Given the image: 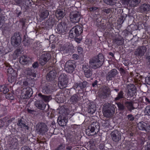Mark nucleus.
I'll use <instances>...</instances> for the list:
<instances>
[{
    "mask_svg": "<svg viewBox=\"0 0 150 150\" xmlns=\"http://www.w3.org/2000/svg\"><path fill=\"white\" fill-rule=\"evenodd\" d=\"M101 9L103 12L105 13L106 14L110 13L111 11V9L110 8H101Z\"/></svg>",
    "mask_w": 150,
    "mask_h": 150,
    "instance_id": "obj_51",
    "label": "nucleus"
},
{
    "mask_svg": "<svg viewBox=\"0 0 150 150\" xmlns=\"http://www.w3.org/2000/svg\"><path fill=\"white\" fill-rule=\"evenodd\" d=\"M16 76H13L12 75H9L8 77V81L10 83H12L14 81V77Z\"/></svg>",
    "mask_w": 150,
    "mask_h": 150,
    "instance_id": "obj_55",
    "label": "nucleus"
},
{
    "mask_svg": "<svg viewBox=\"0 0 150 150\" xmlns=\"http://www.w3.org/2000/svg\"><path fill=\"white\" fill-rule=\"evenodd\" d=\"M39 13L40 18L44 19L47 18L49 15V12L44 5L41 6L39 7Z\"/></svg>",
    "mask_w": 150,
    "mask_h": 150,
    "instance_id": "obj_13",
    "label": "nucleus"
},
{
    "mask_svg": "<svg viewBox=\"0 0 150 150\" xmlns=\"http://www.w3.org/2000/svg\"><path fill=\"white\" fill-rule=\"evenodd\" d=\"M30 41L29 40V38L28 35L26 34L24 36V38L22 42L23 45L25 46H28L30 45Z\"/></svg>",
    "mask_w": 150,
    "mask_h": 150,
    "instance_id": "obj_39",
    "label": "nucleus"
},
{
    "mask_svg": "<svg viewBox=\"0 0 150 150\" xmlns=\"http://www.w3.org/2000/svg\"><path fill=\"white\" fill-rule=\"evenodd\" d=\"M127 16V14H121V16L120 17L119 20H118V22L120 24H122L124 21L125 20V18Z\"/></svg>",
    "mask_w": 150,
    "mask_h": 150,
    "instance_id": "obj_41",
    "label": "nucleus"
},
{
    "mask_svg": "<svg viewBox=\"0 0 150 150\" xmlns=\"http://www.w3.org/2000/svg\"><path fill=\"white\" fill-rule=\"evenodd\" d=\"M144 112L147 115H150V105H148L146 107Z\"/></svg>",
    "mask_w": 150,
    "mask_h": 150,
    "instance_id": "obj_52",
    "label": "nucleus"
},
{
    "mask_svg": "<svg viewBox=\"0 0 150 150\" xmlns=\"http://www.w3.org/2000/svg\"><path fill=\"white\" fill-rule=\"evenodd\" d=\"M35 106L38 109L47 112L49 110V105L44 103L42 101L37 100L35 102Z\"/></svg>",
    "mask_w": 150,
    "mask_h": 150,
    "instance_id": "obj_10",
    "label": "nucleus"
},
{
    "mask_svg": "<svg viewBox=\"0 0 150 150\" xmlns=\"http://www.w3.org/2000/svg\"><path fill=\"white\" fill-rule=\"evenodd\" d=\"M90 67L88 64H84L82 66L84 75L88 78L91 77L93 74V70Z\"/></svg>",
    "mask_w": 150,
    "mask_h": 150,
    "instance_id": "obj_14",
    "label": "nucleus"
},
{
    "mask_svg": "<svg viewBox=\"0 0 150 150\" xmlns=\"http://www.w3.org/2000/svg\"><path fill=\"white\" fill-rule=\"evenodd\" d=\"M50 87V86L47 85L43 86L42 88V92L45 94L50 93L51 92Z\"/></svg>",
    "mask_w": 150,
    "mask_h": 150,
    "instance_id": "obj_34",
    "label": "nucleus"
},
{
    "mask_svg": "<svg viewBox=\"0 0 150 150\" xmlns=\"http://www.w3.org/2000/svg\"><path fill=\"white\" fill-rule=\"evenodd\" d=\"M118 72L117 70L115 69H113L110 71L108 73L106 76L107 81H109L112 80L118 74Z\"/></svg>",
    "mask_w": 150,
    "mask_h": 150,
    "instance_id": "obj_17",
    "label": "nucleus"
},
{
    "mask_svg": "<svg viewBox=\"0 0 150 150\" xmlns=\"http://www.w3.org/2000/svg\"><path fill=\"white\" fill-rule=\"evenodd\" d=\"M121 3L125 5V6H127L129 7V4L130 1V0H121L120 1Z\"/></svg>",
    "mask_w": 150,
    "mask_h": 150,
    "instance_id": "obj_50",
    "label": "nucleus"
},
{
    "mask_svg": "<svg viewBox=\"0 0 150 150\" xmlns=\"http://www.w3.org/2000/svg\"><path fill=\"white\" fill-rule=\"evenodd\" d=\"M83 93H77L71 97L69 99L70 101L71 104H76L83 98Z\"/></svg>",
    "mask_w": 150,
    "mask_h": 150,
    "instance_id": "obj_11",
    "label": "nucleus"
},
{
    "mask_svg": "<svg viewBox=\"0 0 150 150\" xmlns=\"http://www.w3.org/2000/svg\"><path fill=\"white\" fill-rule=\"evenodd\" d=\"M141 0H130L129 4V7H132L136 6L141 2Z\"/></svg>",
    "mask_w": 150,
    "mask_h": 150,
    "instance_id": "obj_38",
    "label": "nucleus"
},
{
    "mask_svg": "<svg viewBox=\"0 0 150 150\" xmlns=\"http://www.w3.org/2000/svg\"><path fill=\"white\" fill-rule=\"evenodd\" d=\"M56 16L59 19H61L66 15L65 10L63 9H58L56 11Z\"/></svg>",
    "mask_w": 150,
    "mask_h": 150,
    "instance_id": "obj_26",
    "label": "nucleus"
},
{
    "mask_svg": "<svg viewBox=\"0 0 150 150\" xmlns=\"http://www.w3.org/2000/svg\"><path fill=\"white\" fill-rule=\"evenodd\" d=\"M146 59L148 62H150V49L148 50L147 53L146 55Z\"/></svg>",
    "mask_w": 150,
    "mask_h": 150,
    "instance_id": "obj_58",
    "label": "nucleus"
},
{
    "mask_svg": "<svg viewBox=\"0 0 150 150\" xmlns=\"http://www.w3.org/2000/svg\"><path fill=\"white\" fill-rule=\"evenodd\" d=\"M67 76L65 74H61L59 78L58 86L60 89H63L67 87L68 83Z\"/></svg>",
    "mask_w": 150,
    "mask_h": 150,
    "instance_id": "obj_4",
    "label": "nucleus"
},
{
    "mask_svg": "<svg viewBox=\"0 0 150 150\" xmlns=\"http://www.w3.org/2000/svg\"><path fill=\"white\" fill-rule=\"evenodd\" d=\"M21 37L20 33H15L11 38V43L14 46H19L21 41Z\"/></svg>",
    "mask_w": 150,
    "mask_h": 150,
    "instance_id": "obj_8",
    "label": "nucleus"
},
{
    "mask_svg": "<svg viewBox=\"0 0 150 150\" xmlns=\"http://www.w3.org/2000/svg\"><path fill=\"white\" fill-rule=\"evenodd\" d=\"M118 107V110L120 111H123L125 109V106L123 104L120 102L116 103Z\"/></svg>",
    "mask_w": 150,
    "mask_h": 150,
    "instance_id": "obj_45",
    "label": "nucleus"
},
{
    "mask_svg": "<svg viewBox=\"0 0 150 150\" xmlns=\"http://www.w3.org/2000/svg\"><path fill=\"white\" fill-rule=\"evenodd\" d=\"M139 11L142 13L146 12L150 10V6L149 4H142L138 9Z\"/></svg>",
    "mask_w": 150,
    "mask_h": 150,
    "instance_id": "obj_24",
    "label": "nucleus"
},
{
    "mask_svg": "<svg viewBox=\"0 0 150 150\" xmlns=\"http://www.w3.org/2000/svg\"><path fill=\"white\" fill-rule=\"evenodd\" d=\"M5 17L0 15V26L3 25L4 23V20Z\"/></svg>",
    "mask_w": 150,
    "mask_h": 150,
    "instance_id": "obj_60",
    "label": "nucleus"
},
{
    "mask_svg": "<svg viewBox=\"0 0 150 150\" xmlns=\"http://www.w3.org/2000/svg\"><path fill=\"white\" fill-rule=\"evenodd\" d=\"M67 29L66 23L64 22H61L57 25L55 30L56 33L63 35L66 33Z\"/></svg>",
    "mask_w": 150,
    "mask_h": 150,
    "instance_id": "obj_6",
    "label": "nucleus"
},
{
    "mask_svg": "<svg viewBox=\"0 0 150 150\" xmlns=\"http://www.w3.org/2000/svg\"><path fill=\"white\" fill-rule=\"evenodd\" d=\"M113 42L117 45L120 46L123 43L124 39L122 38H117L114 39Z\"/></svg>",
    "mask_w": 150,
    "mask_h": 150,
    "instance_id": "obj_36",
    "label": "nucleus"
},
{
    "mask_svg": "<svg viewBox=\"0 0 150 150\" xmlns=\"http://www.w3.org/2000/svg\"><path fill=\"white\" fill-rule=\"evenodd\" d=\"M47 20L53 25L56 22V21L54 19V16H50L49 19Z\"/></svg>",
    "mask_w": 150,
    "mask_h": 150,
    "instance_id": "obj_47",
    "label": "nucleus"
},
{
    "mask_svg": "<svg viewBox=\"0 0 150 150\" xmlns=\"http://www.w3.org/2000/svg\"><path fill=\"white\" fill-rule=\"evenodd\" d=\"M21 150H32L28 146H24L21 147Z\"/></svg>",
    "mask_w": 150,
    "mask_h": 150,
    "instance_id": "obj_64",
    "label": "nucleus"
},
{
    "mask_svg": "<svg viewBox=\"0 0 150 150\" xmlns=\"http://www.w3.org/2000/svg\"><path fill=\"white\" fill-rule=\"evenodd\" d=\"M99 124L97 122L92 123L86 131V134L88 136H93L96 134L99 131Z\"/></svg>",
    "mask_w": 150,
    "mask_h": 150,
    "instance_id": "obj_3",
    "label": "nucleus"
},
{
    "mask_svg": "<svg viewBox=\"0 0 150 150\" xmlns=\"http://www.w3.org/2000/svg\"><path fill=\"white\" fill-rule=\"evenodd\" d=\"M104 61V56L102 54L100 53L97 56L90 59L89 66L94 69L98 68L102 66Z\"/></svg>",
    "mask_w": 150,
    "mask_h": 150,
    "instance_id": "obj_1",
    "label": "nucleus"
},
{
    "mask_svg": "<svg viewBox=\"0 0 150 150\" xmlns=\"http://www.w3.org/2000/svg\"><path fill=\"white\" fill-rule=\"evenodd\" d=\"M115 107L113 105L109 104L105 105L103 111L104 116L108 118L111 117L115 113Z\"/></svg>",
    "mask_w": 150,
    "mask_h": 150,
    "instance_id": "obj_2",
    "label": "nucleus"
},
{
    "mask_svg": "<svg viewBox=\"0 0 150 150\" xmlns=\"http://www.w3.org/2000/svg\"><path fill=\"white\" fill-rule=\"evenodd\" d=\"M74 27L70 30L69 36L71 38H74L78 36L74 30Z\"/></svg>",
    "mask_w": 150,
    "mask_h": 150,
    "instance_id": "obj_37",
    "label": "nucleus"
},
{
    "mask_svg": "<svg viewBox=\"0 0 150 150\" xmlns=\"http://www.w3.org/2000/svg\"><path fill=\"white\" fill-rule=\"evenodd\" d=\"M33 71L29 68H26L24 70V71L25 74L30 76L31 79H33L36 77V75L35 73L33 72Z\"/></svg>",
    "mask_w": 150,
    "mask_h": 150,
    "instance_id": "obj_25",
    "label": "nucleus"
},
{
    "mask_svg": "<svg viewBox=\"0 0 150 150\" xmlns=\"http://www.w3.org/2000/svg\"><path fill=\"white\" fill-rule=\"evenodd\" d=\"M9 91L8 89L5 86H0V92H2L4 94L6 93Z\"/></svg>",
    "mask_w": 150,
    "mask_h": 150,
    "instance_id": "obj_43",
    "label": "nucleus"
},
{
    "mask_svg": "<svg viewBox=\"0 0 150 150\" xmlns=\"http://www.w3.org/2000/svg\"><path fill=\"white\" fill-rule=\"evenodd\" d=\"M41 47L42 46L40 45V42H36L34 44L33 50L35 51L39 50L41 48Z\"/></svg>",
    "mask_w": 150,
    "mask_h": 150,
    "instance_id": "obj_48",
    "label": "nucleus"
},
{
    "mask_svg": "<svg viewBox=\"0 0 150 150\" xmlns=\"http://www.w3.org/2000/svg\"><path fill=\"white\" fill-rule=\"evenodd\" d=\"M69 16L70 21L74 23H78L82 17L81 13L76 11L70 12Z\"/></svg>",
    "mask_w": 150,
    "mask_h": 150,
    "instance_id": "obj_7",
    "label": "nucleus"
},
{
    "mask_svg": "<svg viewBox=\"0 0 150 150\" xmlns=\"http://www.w3.org/2000/svg\"><path fill=\"white\" fill-rule=\"evenodd\" d=\"M5 65L6 67H8L7 69V72L8 74H10V75L16 76V71L13 69L10 64L8 63H6Z\"/></svg>",
    "mask_w": 150,
    "mask_h": 150,
    "instance_id": "obj_29",
    "label": "nucleus"
},
{
    "mask_svg": "<svg viewBox=\"0 0 150 150\" xmlns=\"http://www.w3.org/2000/svg\"><path fill=\"white\" fill-rule=\"evenodd\" d=\"M110 134L112 140L116 143H118L121 139V134L120 132L117 130L112 131Z\"/></svg>",
    "mask_w": 150,
    "mask_h": 150,
    "instance_id": "obj_12",
    "label": "nucleus"
},
{
    "mask_svg": "<svg viewBox=\"0 0 150 150\" xmlns=\"http://www.w3.org/2000/svg\"><path fill=\"white\" fill-rule=\"evenodd\" d=\"M22 52V50L20 47H18L14 52L16 56H18L20 54H21Z\"/></svg>",
    "mask_w": 150,
    "mask_h": 150,
    "instance_id": "obj_54",
    "label": "nucleus"
},
{
    "mask_svg": "<svg viewBox=\"0 0 150 150\" xmlns=\"http://www.w3.org/2000/svg\"><path fill=\"white\" fill-rule=\"evenodd\" d=\"M133 102L132 101H126L124 103L125 108L130 112H131L132 110L135 108L134 107Z\"/></svg>",
    "mask_w": 150,
    "mask_h": 150,
    "instance_id": "obj_28",
    "label": "nucleus"
},
{
    "mask_svg": "<svg viewBox=\"0 0 150 150\" xmlns=\"http://www.w3.org/2000/svg\"><path fill=\"white\" fill-rule=\"evenodd\" d=\"M57 72L55 70H52L49 71L46 76V79L49 81L53 80L55 78Z\"/></svg>",
    "mask_w": 150,
    "mask_h": 150,
    "instance_id": "obj_20",
    "label": "nucleus"
},
{
    "mask_svg": "<svg viewBox=\"0 0 150 150\" xmlns=\"http://www.w3.org/2000/svg\"><path fill=\"white\" fill-rule=\"evenodd\" d=\"M104 2L106 4L109 5H112L113 4L112 0H103Z\"/></svg>",
    "mask_w": 150,
    "mask_h": 150,
    "instance_id": "obj_59",
    "label": "nucleus"
},
{
    "mask_svg": "<svg viewBox=\"0 0 150 150\" xmlns=\"http://www.w3.org/2000/svg\"><path fill=\"white\" fill-rule=\"evenodd\" d=\"M32 5V2L29 0H24L22 2L20 6L21 7H23L24 8V10L25 11H26L29 8V6H31Z\"/></svg>",
    "mask_w": 150,
    "mask_h": 150,
    "instance_id": "obj_22",
    "label": "nucleus"
},
{
    "mask_svg": "<svg viewBox=\"0 0 150 150\" xmlns=\"http://www.w3.org/2000/svg\"><path fill=\"white\" fill-rule=\"evenodd\" d=\"M119 71L121 75L123 76L125 73V71L122 67L120 68Z\"/></svg>",
    "mask_w": 150,
    "mask_h": 150,
    "instance_id": "obj_63",
    "label": "nucleus"
},
{
    "mask_svg": "<svg viewBox=\"0 0 150 150\" xmlns=\"http://www.w3.org/2000/svg\"><path fill=\"white\" fill-rule=\"evenodd\" d=\"M27 111L28 113L32 114H35L36 112V111L34 110H31L30 109L27 108Z\"/></svg>",
    "mask_w": 150,
    "mask_h": 150,
    "instance_id": "obj_61",
    "label": "nucleus"
},
{
    "mask_svg": "<svg viewBox=\"0 0 150 150\" xmlns=\"http://www.w3.org/2000/svg\"><path fill=\"white\" fill-rule=\"evenodd\" d=\"M74 28L78 37L80 36L83 32L82 26L77 25Z\"/></svg>",
    "mask_w": 150,
    "mask_h": 150,
    "instance_id": "obj_32",
    "label": "nucleus"
},
{
    "mask_svg": "<svg viewBox=\"0 0 150 150\" xmlns=\"http://www.w3.org/2000/svg\"><path fill=\"white\" fill-rule=\"evenodd\" d=\"M51 57V54L49 52H43L38 60L39 64L42 66L44 65Z\"/></svg>",
    "mask_w": 150,
    "mask_h": 150,
    "instance_id": "obj_5",
    "label": "nucleus"
},
{
    "mask_svg": "<svg viewBox=\"0 0 150 150\" xmlns=\"http://www.w3.org/2000/svg\"><path fill=\"white\" fill-rule=\"evenodd\" d=\"M31 58L29 57L24 55L20 57L19 62L23 65L27 64L31 62Z\"/></svg>",
    "mask_w": 150,
    "mask_h": 150,
    "instance_id": "obj_19",
    "label": "nucleus"
},
{
    "mask_svg": "<svg viewBox=\"0 0 150 150\" xmlns=\"http://www.w3.org/2000/svg\"><path fill=\"white\" fill-rule=\"evenodd\" d=\"M128 86L130 87L129 89L128 90V92L130 93L132 92V93L134 94L136 93V87L133 84H130Z\"/></svg>",
    "mask_w": 150,
    "mask_h": 150,
    "instance_id": "obj_42",
    "label": "nucleus"
},
{
    "mask_svg": "<svg viewBox=\"0 0 150 150\" xmlns=\"http://www.w3.org/2000/svg\"><path fill=\"white\" fill-rule=\"evenodd\" d=\"M138 127L139 129L141 130H145L147 124L143 121H141L137 124Z\"/></svg>",
    "mask_w": 150,
    "mask_h": 150,
    "instance_id": "obj_31",
    "label": "nucleus"
},
{
    "mask_svg": "<svg viewBox=\"0 0 150 150\" xmlns=\"http://www.w3.org/2000/svg\"><path fill=\"white\" fill-rule=\"evenodd\" d=\"M146 50V46H141L136 50L134 52V54L137 56L141 57L144 55Z\"/></svg>",
    "mask_w": 150,
    "mask_h": 150,
    "instance_id": "obj_16",
    "label": "nucleus"
},
{
    "mask_svg": "<svg viewBox=\"0 0 150 150\" xmlns=\"http://www.w3.org/2000/svg\"><path fill=\"white\" fill-rule=\"evenodd\" d=\"M67 121V119L66 117L60 116L57 119L58 124L61 126H64L66 125Z\"/></svg>",
    "mask_w": 150,
    "mask_h": 150,
    "instance_id": "obj_21",
    "label": "nucleus"
},
{
    "mask_svg": "<svg viewBox=\"0 0 150 150\" xmlns=\"http://www.w3.org/2000/svg\"><path fill=\"white\" fill-rule=\"evenodd\" d=\"M25 122L21 119H20L18 121L17 125L20 126L21 128L25 127L27 129H28L29 127L25 125Z\"/></svg>",
    "mask_w": 150,
    "mask_h": 150,
    "instance_id": "obj_40",
    "label": "nucleus"
},
{
    "mask_svg": "<svg viewBox=\"0 0 150 150\" xmlns=\"http://www.w3.org/2000/svg\"><path fill=\"white\" fill-rule=\"evenodd\" d=\"M108 96L111 95V91L110 88L107 86L104 85L100 88Z\"/></svg>",
    "mask_w": 150,
    "mask_h": 150,
    "instance_id": "obj_33",
    "label": "nucleus"
},
{
    "mask_svg": "<svg viewBox=\"0 0 150 150\" xmlns=\"http://www.w3.org/2000/svg\"><path fill=\"white\" fill-rule=\"evenodd\" d=\"M15 13L17 15V17H18L21 14V9L17 8L15 10Z\"/></svg>",
    "mask_w": 150,
    "mask_h": 150,
    "instance_id": "obj_57",
    "label": "nucleus"
},
{
    "mask_svg": "<svg viewBox=\"0 0 150 150\" xmlns=\"http://www.w3.org/2000/svg\"><path fill=\"white\" fill-rule=\"evenodd\" d=\"M127 117L128 120L129 121H134L135 119V117L133 115L131 114L128 115L127 116Z\"/></svg>",
    "mask_w": 150,
    "mask_h": 150,
    "instance_id": "obj_53",
    "label": "nucleus"
},
{
    "mask_svg": "<svg viewBox=\"0 0 150 150\" xmlns=\"http://www.w3.org/2000/svg\"><path fill=\"white\" fill-rule=\"evenodd\" d=\"M65 146L63 144H61L57 148L53 150H64Z\"/></svg>",
    "mask_w": 150,
    "mask_h": 150,
    "instance_id": "obj_56",
    "label": "nucleus"
},
{
    "mask_svg": "<svg viewBox=\"0 0 150 150\" xmlns=\"http://www.w3.org/2000/svg\"><path fill=\"white\" fill-rule=\"evenodd\" d=\"M75 67L71 62H68L66 63L64 69L66 71L69 73H72L74 70Z\"/></svg>",
    "mask_w": 150,
    "mask_h": 150,
    "instance_id": "obj_18",
    "label": "nucleus"
},
{
    "mask_svg": "<svg viewBox=\"0 0 150 150\" xmlns=\"http://www.w3.org/2000/svg\"><path fill=\"white\" fill-rule=\"evenodd\" d=\"M33 93L32 89L30 87H28L22 90L21 95L23 99H27L30 97Z\"/></svg>",
    "mask_w": 150,
    "mask_h": 150,
    "instance_id": "obj_15",
    "label": "nucleus"
},
{
    "mask_svg": "<svg viewBox=\"0 0 150 150\" xmlns=\"http://www.w3.org/2000/svg\"><path fill=\"white\" fill-rule=\"evenodd\" d=\"M38 96L42 100L45 102H48L52 99L51 96H46L42 95L41 93H40L38 94Z\"/></svg>",
    "mask_w": 150,
    "mask_h": 150,
    "instance_id": "obj_30",
    "label": "nucleus"
},
{
    "mask_svg": "<svg viewBox=\"0 0 150 150\" xmlns=\"http://www.w3.org/2000/svg\"><path fill=\"white\" fill-rule=\"evenodd\" d=\"M35 128L37 133L39 134H45L48 130L47 125L43 122L38 123L36 125Z\"/></svg>",
    "mask_w": 150,
    "mask_h": 150,
    "instance_id": "obj_9",
    "label": "nucleus"
},
{
    "mask_svg": "<svg viewBox=\"0 0 150 150\" xmlns=\"http://www.w3.org/2000/svg\"><path fill=\"white\" fill-rule=\"evenodd\" d=\"M96 110V105L93 102H91L88 104V112L91 114L95 112Z\"/></svg>",
    "mask_w": 150,
    "mask_h": 150,
    "instance_id": "obj_23",
    "label": "nucleus"
},
{
    "mask_svg": "<svg viewBox=\"0 0 150 150\" xmlns=\"http://www.w3.org/2000/svg\"><path fill=\"white\" fill-rule=\"evenodd\" d=\"M99 95L100 98L103 99H105L108 97L109 96L101 90H100V92L99 93Z\"/></svg>",
    "mask_w": 150,
    "mask_h": 150,
    "instance_id": "obj_46",
    "label": "nucleus"
},
{
    "mask_svg": "<svg viewBox=\"0 0 150 150\" xmlns=\"http://www.w3.org/2000/svg\"><path fill=\"white\" fill-rule=\"evenodd\" d=\"M145 82L146 84L150 85V76L145 78Z\"/></svg>",
    "mask_w": 150,
    "mask_h": 150,
    "instance_id": "obj_62",
    "label": "nucleus"
},
{
    "mask_svg": "<svg viewBox=\"0 0 150 150\" xmlns=\"http://www.w3.org/2000/svg\"><path fill=\"white\" fill-rule=\"evenodd\" d=\"M10 144L11 145L10 147L11 149L15 148L16 145L18 144L16 139H12Z\"/></svg>",
    "mask_w": 150,
    "mask_h": 150,
    "instance_id": "obj_44",
    "label": "nucleus"
},
{
    "mask_svg": "<svg viewBox=\"0 0 150 150\" xmlns=\"http://www.w3.org/2000/svg\"><path fill=\"white\" fill-rule=\"evenodd\" d=\"M125 98L123 91L121 90L118 93L117 97L115 98L114 100L118 101Z\"/></svg>",
    "mask_w": 150,
    "mask_h": 150,
    "instance_id": "obj_35",
    "label": "nucleus"
},
{
    "mask_svg": "<svg viewBox=\"0 0 150 150\" xmlns=\"http://www.w3.org/2000/svg\"><path fill=\"white\" fill-rule=\"evenodd\" d=\"M87 82L86 81H83V82H79L75 83L74 86V89H76L78 87L80 88V89H82L85 88L86 86Z\"/></svg>",
    "mask_w": 150,
    "mask_h": 150,
    "instance_id": "obj_27",
    "label": "nucleus"
},
{
    "mask_svg": "<svg viewBox=\"0 0 150 150\" xmlns=\"http://www.w3.org/2000/svg\"><path fill=\"white\" fill-rule=\"evenodd\" d=\"M44 27L47 30H49L50 28H51L53 26L50 22L47 20L46 22L45 23Z\"/></svg>",
    "mask_w": 150,
    "mask_h": 150,
    "instance_id": "obj_49",
    "label": "nucleus"
}]
</instances>
